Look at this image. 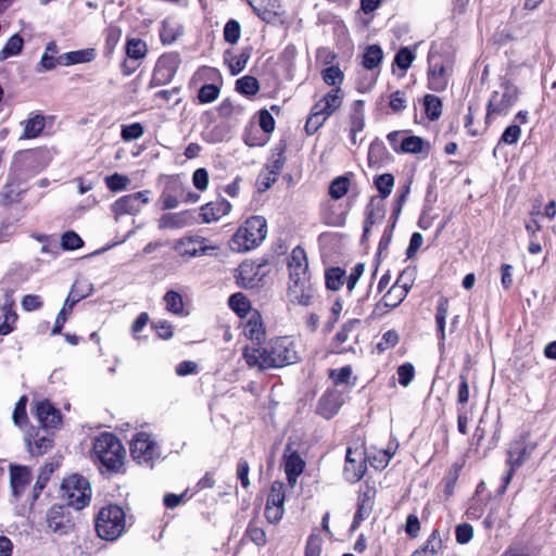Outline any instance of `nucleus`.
Returning a JSON list of instances; mask_svg holds the SVG:
<instances>
[{
  "label": "nucleus",
  "mask_w": 556,
  "mask_h": 556,
  "mask_svg": "<svg viewBox=\"0 0 556 556\" xmlns=\"http://www.w3.org/2000/svg\"><path fill=\"white\" fill-rule=\"evenodd\" d=\"M242 356L250 368L260 370L280 368L298 362L294 340L290 337H279L265 348L245 346Z\"/></svg>",
  "instance_id": "1"
},
{
  "label": "nucleus",
  "mask_w": 556,
  "mask_h": 556,
  "mask_svg": "<svg viewBox=\"0 0 556 556\" xmlns=\"http://www.w3.org/2000/svg\"><path fill=\"white\" fill-rule=\"evenodd\" d=\"M91 456L101 471L118 472L124 466L126 451L115 434L103 432L94 439Z\"/></svg>",
  "instance_id": "2"
},
{
  "label": "nucleus",
  "mask_w": 556,
  "mask_h": 556,
  "mask_svg": "<svg viewBox=\"0 0 556 556\" xmlns=\"http://www.w3.org/2000/svg\"><path fill=\"white\" fill-rule=\"evenodd\" d=\"M266 236V219L258 215L252 216L237 229L229 245L235 252H248L258 247Z\"/></svg>",
  "instance_id": "3"
},
{
  "label": "nucleus",
  "mask_w": 556,
  "mask_h": 556,
  "mask_svg": "<svg viewBox=\"0 0 556 556\" xmlns=\"http://www.w3.org/2000/svg\"><path fill=\"white\" fill-rule=\"evenodd\" d=\"M126 529V515L122 507L109 505L103 507L96 518L98 535L106 541L117 540Z\"/></svg>",
  "instance_id": "4"
},
{
  "label": "nucleus",
  "mask_w": 556,
  "mask_h": 556,
  "mask_svg": "<svg viewBox=\"0 0 556 556\" xmlns=\"http://www.w3.org/2000/svg\"><path fill=\"white\" fill-rule=\"evenodd\" d=\"M62 498L67 506L81 509L89 505L91 488L89 481L79 475H72L64 479L61 485Z\"/></svg>",
  "instance_id": "5"
},
{
  "label": "nucleus",
  "mask_w": 556,
  "mask_h": 556,
  "mask_svg": "<svg viewBox=\"0 0 556 556\" xmlns=\"http://www.w3.org/2000/svg\"><path fill=\"white\" fill-rule=\"evenodd\" d=\"M519 97L518 88L506 81L498 90L492 92L488 102L486 121L493 116L506 115Z\"/></svg>",
  "instance_id": "6"
},
{
  "label": "nucleus",
  "mask_w": 556,
  "mask_h": 556,
  "mask_svg": "<svg viewBox=\"0 0 556 556\" xmlns=\"http://www.w3.org/2000/svg\"><path fill=\"white\" fill-rule=\"evenodd\" d=\"M130 453L138 464L149 467L160 457L159 446L146 432H139L132 438Z\"/></svg>",
  "instance_id": "7"
},
{
  "label": "nucleus",
  "mask_w": 556,
  "mask_h": 556,
  "mask_svg": "<svg viewBox=\"0 0 556 556\" xmlns=\"http://www.w3.org/2000/svg\"><path fill=\"white\" fill-rule=\"evenodd\" d=\"M216 249V245H212L208 239L201 236L181 238L175 245V250L184 257L206 255Z\"/></svg>",
  "instance_id": "8"
},
{
  "label": "nucleus",
  "mask_w": 556,
  "mask_h": 556,
  "mask_svg": "<svg viewBox=\"0 0 556 556\" xmlns=\"http://www.w3.org/2000/svg\"><path fill=\"white\" fill-rule=\"evenodd\" d=\"M315 296L311 278L296 277L289 279L288 299L292 304L308 306Z\"/></svg>",
  "instance_id": "9"
},
{
  "label": "nucleus",
  "mask_w": 556,
  "mask_h": 556,
  "mask_svg": "<svg viewBox=\"0 0 556 556\" xmlns=\"http://www.w3.org/2000/svg\"><path fill=\"white\" fill-rule=\"evenodd\" d=\"M149 194L150 191L144 190L124 195L113 203L112 210L117 216L126 214L135 215L149 202Z\"/></svg>",
  "instance_id": "10"
},
{
  "label": "nucleus",
  "mask_w": 556,
  "mask_h": 556,
  "mask_svg": "<svg viewBox=\"0 0 556 556\" xmlns=\"http://www.w3.org/2000/svg\"><path fill=\"white\" fill-rule=\"evenodd\" d=\"M366 470L364 453L353 451L351 447L346 448L345 465L343 468V476L346 481L355 483L359 481Z\"/></svg>",
  "instance_id": "11"
},
{
  "label": "nucleus",
  "mask_w": 556,
  "mask_h": 556,
  "mask_svg": "<svg viewBox=\"0 0 556 556\" xmlns=\"http://www.w3.org/2000/svg\"><path fill=\"white\" fill-rule=\"evenodd\" d=\"M345 401L343 391L334 388L328 389L318 401L317 413L326 419L338 414Z\"/></svg>",
  "instance_id": "12"
},
{
  "label": "nucleus",
  "mask_w": 556,
  "mask_h": 556,
  "mask_svg": "<svg viewBox=\"0 0 556 556\" xmlns=\"http://www.w3.org/2000/svg\"><path fill=\"white\" fill-rule=\"evenodd\" d=\"M14 306L13 291L8 290L3 295V302L0 306V336H8L14 330L18 318Z\"/></svg>",
  "instance_id": "13"
},
{
  "label": "nucleus",
  "mask_w": 556,
  "mask_h": 556,
  "mask_svg": "<svg viewBox=\"0 0 556 556\" xmlns=\"http://www.w3.org/2000/svg\"><path fill=\"white\" fill-rule=\"evenodd\" d=\"M536 447L535 441H515L508 450L507 466L513 469L519 468L531 458Z\"/></svg>",
  "instance_id": "14"
},
{
  "label": "nucleus",
  "mask_w": 556,
  "mask_h": 556,
  "mask_svg": "<svg viewBox=\"0 0 556 556\" xmlns=\"http://www.w3.org/2000/svg\"><path fill=\"white\" fill-rule=\"evenodd\" d=\"M178 66L177 58L173 55H162L154 67L151 84L161 86L172 80Z\"/></svg>",
  "instance_id": "15"
},
{
  "label": "nucleus",
  "mask_w": 556,
  "mask_h": 556,
  "mask_svg": "<svg viewBox=\"0 0 556 556\" xmlns=\"http://www.w3.org/2000/svg\"><path fill=\"white\" fill-rule=\"evenodd\" d=\"M361 324L359 319H350L344 323L340 330L336 333L331 342V351L337 354L346 353L352 350L351 346L344 345L350 339H356V330Z\"/></svg>",
  "instance_id": "16"
},
{
  "label": "nucleus",
  "mask_w": 556,
  "mask_h": 556,
  "mask_svg": "<svg viewBox=\"0 0 556 556\" xmlns=\"http://www.w3.org/2000/svg\"><path fill=\"white\" fill-rule=\"evenodd\" d=\"M35 414L43 429H56L61 425V413L49 401L36 402Z\"/></svg>",
  "instance_id": "17"
},
{
  "label": "nucleus",
  "mask_w": 556,
  "mask_h": 556,
  "mask_svg": "<svg viewBox=\"0 0 556 556\" xmlns=\"http://www.w3.org/2000/svg\"><path fill=\"white\" fill-rule=\"evenodd\" d=\"M31 481L30 468L23 465H10V485L14 497L18 498Z\"/></svg>",
  "instance_id": "18"
},
{
  "label": "nucleus",
  "mask_w": 556,
  "mask_h": 556,
  "mask_svg": "<svg viewBox=\"0 0 556 556\" xmlns=\"http://www.w3.org/2000/svg\"><path fill=\"white\" fill-rule=\"evenodd\" d=\"M408 289H400V283L396 281L391 289L383 295L381 301L376 304L375 313L379 315L386 314L390 308L399 306L406 295Z\"/></svg>",
  "instance_id": "19"
},
{
  "label": "nucleus",
  "mask_w": 556,
  "mask_h": 556,
  "mask_svg": "<svg viewBox=\"0 0 556 556\" xmlns=\"http://www.w3.org/2000/svg\"><path fill=\"white\" fill-rule=\"evenodd\" d=\"M232 205L229 201L222 199L215 202H210L201 207L200 216L202 217V222L205 224H210L213 222H217L223 216L230 213Z\"/></svg>",
  "instance_id": "20"
},
{
  "label": "nucleus",
  "mask_w": 556,
  "mask_h": 556,
  "mask_svg": "<svg viewBox=\"0 0 556 556\" xmlns=\"http://www.w3.org/2000/svg\"><path fill=\"white\" fill-rule=\"evenodd\" d=\"M307 256L304 249L296 247L292 250L289 260V279L296 277L311 278L308 273Z\"/></svg>",
  "instance_id": "21"
},
{
  "label": "nucleus",
  "mask_w": 556,
  "mask_h": 556,
  "mask_svg": "<svg viewBox=\"0 0 556 556\" xmlns=\"http://www.w3.org/2000/svg\"><path fill=\"white\" fill-rule=\"evenodd\" d=\"M25 443L28 452L34 456H39L52 447V439L49 435H40L39 430L31 429L26 433Z\"/></svg>",
  "instance_id": "22"
},
{
  "label": "nucleus",
  "mask_w": 556,
  "mask_h": 556,
  "mask_svg": "<svg viewBox=\"0 0 556 556\" xmlns=\"http://www.w3.org/2000/svg\"><path fill=\"white\" fill-rule=\"evenodd\" d=\"M193 215L190 211H182L177 213H167L159 219V228L161 229H180L191 225Z\"/></svg>",
  "instance_id": "23"
},
{
  "label": "nucleus",
  "mask_w": 556,
  "mask_h": 556,
  "mask_svg": "<svg viewBox=\"0 0 556 556\" xmlns=\"http://www.w3.org/2000/svg\"><path fill=\"white\" fill-rule=\"evenodd\" d=\"M342 100V90L339 87L333 88L314 104L315 110H319L329 117L341 106Z\"/></svg>",
  "instance_id": "24"
},
{
  "label": "nucleus",
  "mask_w": 556,
  "mask_h": 556,
  "mask_svg": "<svg viewBox=\"0 0 556 556\" xmlns=\"http://www.w3.org/2000/svg\"><path fill=\"white\" fill-rule=\"evenodd\" d=\"M243 333L248 339L260 343L265 339V328L258 312L250 313L243 327Z\"/></svg>",
  "instance_id": "25"
},
{
  "label": "nucleus",
  "mask_w": 556,
  "mask_h": 556,
  "mask_svg": "<svg viewBox=\"0 0 556 556\" xmlns=\"http://www.w3.org/2000/svg\"><path fill=\"white\" fill-rule=\"evenodd\" d=\"M260 266L254 262L245 261L241 263L237 269V281L243 288H253L258 281Z\"/></svg>",
  "instance_id": "26"
},
{
  "label": "nucleus",
  "mask_w": 556,
  "mask_h": 556,
  "mask_svg": "<svg viewBox=\"0 0 556 556\" xmlns=\"http://www.w3.org/2000/svg\"><path fill=\"white\" fill-rule=\"evenodd\" d=\"M285 163V148H276L273 151L271 157L266 165V168L268 170V177L265 184V188H269L271 184H274L277 180V177L279 176L281 169L283 168Z\"/></svg>",
  "instance_id": "27"
},
{
  "label": "nucleus",
  "mask_w": 556,
  "mask_h": 556,
  "mask_svg": "<svg viewBox=\"0 0 556 556\" xmlns=\"http://www.w3.org/2000/svg\"><path fill=\"white\" fill-rule=\"evenodd\" d=\"M447 86V76L445 68L440 63H433L430 60L428 71V87L433 91H443Z\"/></svg>",
  "instance_id": "28"
},
{
  "label": "nucleus",
  "mask_w": 556,
  "mask_h": 556,
  "mask_svg": "<svg viewBox=\"0 0 556 556\" xmlns=\"http://www.w3.org/2000/svg\"><path fill=\"white\" fill-rule=\"evenodd\" d=\"M94 58V49H84L63 53L58 58V62L61 65L70 66L74 64L91 62Z\"/></svg>",
  "instance_id": "29"
},
{
  "label": "nucleus",
  "mask_w": 556,
  "mask_h": 556,
  "mask_svg": "<svg viewBox=\"0 0 556 556\" xmlns=\"http://www.w3.org/2000/svg\"><path fill=\"white\" fill-rule=\"evenodd\" d=\"M374 508V492L368 489L359 498L358 508L354 516L353 527H356L361 521L366 519Z\"/></svg>",
  "instance_id": "30"
},
{
  "label": "nucleus",
  "mask_w": 556,
  "mask_h": 556,
  "mask_svg": "<svg viewBox=\"0 0 556 556\" xmlns=\"http://www.w3.org/2000/svg\"><path fill=\"white\" fill-rule=\"evenodd\" d=\"M442 548V539L438 530H433L426 543L412 556H435Z\"/></svg>",
  "instance_id": "31"
},
{
  "label": "nucleus",
  "mask_w": 556,
  "mask_h": 556,
  "mask_svg": "<svg viewBox=\"0 0 556 556\" xmlns=\"http://www.w3.org/2000/svg\"><path fill=\"white\" fill-rule=\"evenodd\" d=\"M228 55H230V51L225 53V60L228 62L230 74L235 76L245 68L251 56V49L245 48L238 55L231 58H228Z\"/></svg>",
  "instance_id": "32"
},
{
  "label": "nucleus",
  "mask_w": 556,
  "mask_h": 556,
  "mask_svg": "<svg viewBox=\"0 0 556 556\" xmlns=\"http://www.w3.org/2000/svg\"><path fill=\"white\" fill-rule=\"evenodd\" d=\"M389 157V153L382 141L374 140L368 149L369 166H381Z\"/></svg>",
  "instance_id": "33"
},
{
  "label": "nucleus",
  "mask_w": 556,
  "mask_h": 556,
  "mask_svg": "<svg viewBox=\"0 0 556 556\" xmlns=\"http://www.w3.org/2000/svg\"><path fill=\"white\" fill-rule=\"evenodd\" d=\"M58 51L59 49L55 41L48 42L38 64L37 72L53 70L56 64H59L58 58L54 59V54L58 53Z\"/></svg>",
  "instance_id": "34"
},
{
  "label": "nucleus",
  "mask_w": 556,
  "mask_h": 556,
  "mask_svg": "<svg viewBox=\"0 0 556 556\" xmlns=\"http://www.w3.org/2000/svg\"><path fill=\"white\" fill-rule=\"evenodd\" d=\"M24 47V39L15 34L11 36L4 47L0 50V61H4L10 56L18 55Z\"/></svg>",
  "instance_id": "35"
},
{
  "label": "nucleus",
  "mask_w": 556,
  "mask_h": 556,
  "mask_svg": "<svg viewBox=\"0 0 556 556\" xmlns=\"http://www.w3.org/2000/svg\"><path fill=\"white\" fill-rule=\"evenodd\" d=\"M47 525L49 529L53 532L63 533L65 532V522L64 516L62 513V507L53 506L47 513Z\"/></svg>",
  "instance_id": "36"
},
{
  "label": "nucleus",
  "mask_w": 556,
  "mask_h": 556,
  "mask_svg": "<svg viewBox=\"0 0 556 556\" xmlns=\"http://www.w3.org/2000/svg\"><path fill=\"white\" fill-rule=\"evenodd\" d=\"M91 291V287L88 285L81 286L79 282H75L72 286V289L68 293L67 299L65 300L64 306L67 311H71L73 306L83 300L84 298L89 295V292Z\"/></svg>",
  "instance_id": "37"
},
{
  "label": "nucleus",
  "mask_w": 556,
  "mask_h": 556,
  "mask_svg": "<svg viewBox=\"0 0 556 556\" xmlns=\"http://www.w3.org/2000/svg\"><path fill=\"white\" fill-rule=\"evenodd\" d=\"M462 468L463 464L454 463L442 480L444 485L443 492L447 497L454 493Z\"/></svg>",
  "instance_id": "38"
},
{
  "label": "nucleus",
  "mask_w": 556,
  "mask_h": 556,
  "mask_svg": "<svg viewBox=\"0 0 556 556\" xmlns=\"http://www.w3.org/2000/svg\"><path fill=\"white\" fill-rule=\"evenodd\" d=\"M351 132H359L365 126L364 122V101L356 100L352 104V113L350 116Z\"/></svg>",
  "instance_id": "39"
},
{
  "label": "nucleus",
  "mask_w": 556,
  "mask_h": 556,
  "mask_svg": "<svg viewBox=\"0 0 556 556\" xmlns=\"http://www.w3.org/2000/svg\"><path fill=\"white\" fill-rule=\"evenodd\" d=\"M383 52L382 49L378 45L368 46L364 56H363V65L367 70H374L382 62Z\"/></svg>",
  "instance_id": "40"
},
{
  "label": "nucleus",
  "mask_w": 556,
  "mask_h": 556,
  "mask_svg": "<svg viewBox=\"0 0 556 556\" xmlns=\"http://www.w3.org/2000/svg\"><path fill=\"white\" fill-rule=\"evenodd\" d=\"M386 216V212L381 201H376L371 199L366 208V219L365 224L368 226H372L377 223H380Z\"/></svg>",
  "instance_id": "41"
},
{
  "label": "nucleus",
  "mask_w": 556,
  "mask_h": 556,
  "mask_svg": "<svg viewBox=\"0 0 556 556\" xmlns=\"http://www.w3.org/2000/svg\"><path fill=\"white\" fill-rule=\"evenodd\" d=\"M228 304L240 317L249 316L251 311L250 302L242 293H235L229 298Z\"/></svg>",
  "instance_id": "42"
},
{
  "label": "nucleus",
  "mask_w": 556,
  "mask_h": 556,
  "mask_svg": "<svg viewBox=\"0 0 556 556\" xmlns=\"http://www.w3.org/2000/svg\"><path fill=\"white\" fill-rule=\"evenodd\" d=\"M45 127V118L41 115H36L25 122L24 132L21 139H31L40 135Z\"/></svg>",
  "instance_id": "43"
},
{
  "label": "nucleus",
  "mask_w": 556,
  "mask_h": 556,
  "mask_svg": "<svg viewBox=\"0 0 556 556\" xmlns=\"http://www.w3.org/2000/svg\"><path fill=\"white\" fill-rule=\"evenodd\" d=\"M425 113L430 121H437L442 114V102L433 94L424 98Z\"/></svg>",
  "instance_id": "44"
},
{
  "label": "nucleus",
  "mask_w": 556,
  "mask_h": 556,
  "mask_svg": "<svg viewBox=\"0 0 556 556\" xmlns=\"http://www.w3.org/2000/svg\"><path fill=\"white\" fill-rule=\"evenodd\" d=\"M180 35V27L170 20H165L162 23V28L160 31V37L163 43L170 45L173 43L177 37Z\"/></svg>",
  "instance_id": "45"
},
{
  "label": "nucleus",
  "mask_w": 556,
  "mask_h": 556,
  "mask_svg": "<svg viewBox=\"0 0 556 556\" xmlns=\"http://www.w3.org/2000/svg\"><path fill=\"white\" fill-rule=\"evenodd\" d=\"M328 119L327 115H324L319 110H315V105L312 108L311 114L305 123V131L307 135H314Z\"/></svg>",
  "instance_id": "46"
},
{
  "label": "nucleus",
  "mask_w": 556,
  "mask_h": 556,
  "mask_svg": "<svg viewBox=\"0 0 556 556\" xmlns=\"http://www.w3.org/2000/svg\"><path fill=\"white\" fill-rule=\"evenodd\" d=\"M349 188L350 179L345 176H339L331 181L329 186V195L334 200H339L348 193Z\"/></svg>",
  "instance_id": "47"
},
{
  "label": "nucleus",
  "mask_w": 556,
  "mask_h": 556,
  "mask_svg": "<svg viewBox=\"0 0 556 556\" xmlns=\"http://www.w3.org/2000/svg\"><path fill=\"white\" fill-rule=\"evenodd\" d=\"M375 186L380 193L381 199L389 197L394 187V177L392 174L386 173L375 178Z\"/></svg>",
  "instance_id": "48"
},
{
  "label": "nucleus",
  "mask_w": 556,
  "mask_h": 556,
  "mask_svg": "<svg viewBox=\"0 0 556 556\" xmlns=\"http://www.w3.org/2000/svg\"><path fill=\"white\" fill-rule=\"evenodd\" d=\"M285 484L281 481H274L266 504L285 507Z\"/></svg>",
  "instance_id": "49"
},
{
  "label": "nucleus",
  "mask_w": 556,
  "mask_h": 556,
  "mask_svg": "<svg viewBox=\"0 0 556 556\" xmlns=\"http://www.w3.org/2000/svg\"><path fill=\"white\" fill-rule=\"evenodd\" d=\"M236 88L242 94L254 96L260 90V85L255 77L248 75L236 81Z\"/></svg>",
  "instance_id": "50"
},
{
  "label": "nucleus",
  "mask_w": 556,
  "mask_h": 556,
  "mask_svg": "<svg viewBox=\"0 0 556 556\" xmlns=\"http://www.w3.org/2000/svg\"><path fill=\"white\" fill-rule=\"evenodd\" d=\"M126 54L128 58L139 60L147 54V45L138 38L128 39L126 45Z\"/></svg>",
  "instance_id": "51"
},
{
  "label": "nucleus",
  "mask_w": 556,
  "mask_h": 556,
  "mask_svg": "<svg viewBox=\"0 0 556 556\" xmlns=\"http://www.w3.org/2000/svg\"><path fill=\"white\" fill-rule=\"evenodd\" d=\"M424 140L418 136H408L400 143L399 153H413L417 154L422 151Z\"/></svg>",
  "instance_id": "52"
},
{
  "label": "nucleus",
  "mask_w": 556,
  "mask_h": 556,
  "mask_svg": "<svg viewBox=\"0 0 556 556\" xmlns=\"http://www.w3.org/2000/svg\"><path fill=\"white\" fill-rule=\"evenodd\" d=\"M53 465L52 464H46L40 473L37 477L36 483L33 489V502H35L38 497L40 492L45 489L48 480L50 479L51 473L53 472Z\"/></svg>",
  "instance_id": "53"
},
{
  "label": "nucleus",
  "mask_w": 556,
  "mask_h": 556,
  "mask_svg": "<svg viewBox=\"0 0 556 556\" xmlns=\"http://www.w3.org/2000/svg\"><path fill=\"white\" fill-rule=\"evenodd\" d=\"M345 273L339 268H330L326 271V286L330 290H339L344 282Z\"/></svg>",
  "instance_id": "54"
},
{
  "label": "nucleus",
  "mask_w": 556,
  "mask_h": 556,
  "mask_svg": "<svg viewBox=\"0 0 556 556\" xmlns=\"http://www.w3.org/2000/svg\"><path fill=\"white\" fill-rule=\"evenodd\" d=\"M351 375L352 369L350 366H344L339 369H331L329 372V377L332 379L336 387L343 384L352 387L353 384L350 383Z\"/></svg>",
  "instance_id": "55"
},
{
  "label": "nucleus",
  "mask_w": 556,
  "mask_h": 556,
  "mask_svg": "<svg viewBox=\"0 0 556 556\" xmlns=\"http://www.w3.org/2000/svg\"><path fill=\"white\" fill-rule=\"evenodd\" d=\"M305 463L298 453H292L285 459V472L301 475Z\"/></svg>",
  "instance_id": "56"
},
{
  "label": "nucleus",
  "mask_w": 556,
  "mask_h": 556,
  "mask_svg": "<svg viewBox=\"0 0 556 556\" xmlns=\"http://www.w3.org/2000/svg\"><path fill=\"white\" fill-rule=\"evenodd\" d=\"M164 301L166 304V308L174 313L180 314L184 311V302L181 295L176 291H168L164 295Z\"/></svg>",
  "instance_id": "57"
},
{
  "label": "nucleus",
  "mask_w": 556,
  "mask_h": 556,
  "mask_svg": "<svg viewBox=\"0 0 556 556\" xmlns=\"http://www.w3.org/2000/svg\"><path fill=\"white\" fill-rule=\"evenodd\" d=\"M241 36V26L236 20H229L224 27V38L230 43L235 45L238 42Z\"/></svg>",
  "instance_id": "58"
},
{
  "label": "nucleus",
  "mask_w": 556,
  "mask_h": 556,
  "mask_svg": "<svg viewBox=\"0 0 556 556\" xmlns=\"http://www.w3.org/2000/svg\"><path fill=\"white\" fill-rule=\"evenodd\" d=\"M26 405H27V396H25V395L21 396L20 400L17 401V403L15 404L12 419H13L14 425L17 427H22L27 420Z\"/></svg>",
  "instance_id": "59"
},
{
  "label": "nucleus",
  "mask_w": 556,
  "mask_h": 556,
  "mask_svg": "<svg viewBox=\"0 0 556 556\" xmlns=\"http://www.w3.org/2000/svg\"><path fill=\"white\" fill-rule=\"evenodd\" d=\"M219 88L214 84H206L202 86L198 93V99L201 103H211L219 96Z\"/></svg>",
  "instance_id": "60"
},
{
  "label": "nucleus",
  "mask_w": 556,
  "mask_h": 556,
  "mask_svg": "<svg viewBox=\"0 0 556 556\" xmlns=\"http://www.w3.org/2000/svg\"><path fill=\"white\" fill-rule=\"evenodd\" d=\"M414 60L415 54L408 48H401L395 54L394 64H396L401 70L407 71Z\"/></svg>",
  "instance_id": "61"
},
{
  "label": "nucleus",
  "mask_w": 556,
  "mask_h": 556,
  "mask_svg": "<svg viewBox=\"0 0 556 556\" xmlns=\"http://www.w3.org/2000/svg\"><path fill=\"white\" fill-rule=\"evenodd\" d=\"M143 132L144 130L140 123H132L122 127L121 136L124 141H132L142 137Z\"/></svg>",
  "instance_id": "62"
},
{
  "label": "nucleus",
  "mask_w": 556,
  "mask_h": 556,
  "mask_svg": "<svg viewBox=\"0 0 556 556\" xmlns=\"http://www.w3.org/2000/svg\"><path fill=\"white\" fill-rule=\"evenodd\" d=\"M81 238L74 231H66L61 237V248L63 250H76L83 245Z\"/></svg>",
  "instance_id": "63"
},
{
  "label": "nucleus",
  "mask_w": 556,
  "mask_h": 556,
  "mask_svg": "<svg viewBox=\"0 0 556 556\" xmlns=\"http://www.w3.org/2000/svg\"><path fill=\"white\" fill-rule=\"evenodd\" d=\"M399 382L403 387H408L415 377V368L410 363H405L397 368Z\"/></svg>",
  "instance_id": "64"
}]
</instances>
